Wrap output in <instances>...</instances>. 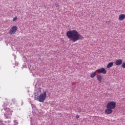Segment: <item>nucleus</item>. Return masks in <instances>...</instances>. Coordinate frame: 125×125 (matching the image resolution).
<instances>
[{
	"label": "nucleus",
	"instance_id": "f257e3e1",
	"mask_svg": "<svg viewBox=\"0 0 125 125\" xmlns=\"http://www.w3.org/2000/svg\"><path fill=\"white\" fill-rule=\"evenodd\" d=\"M66 36L72 42H76L77 41L83 39V37L76 30L67 31L66 32Z\"/></svg>",
	"mask_w": 125,
	"mask_h": 125
},
{
	"label": "nucleus",
	"instance_id": "f03ea898",
	"mask_svg": "<svg viewBox=\"0 0 125 125\" xmlns=\"http://www.w3.org/2000/svg\"><path fill=\"white\" fill-rule=\"evenodd\" d=\"M34 99L35 100H38L39 102H44V100L46 99V92L44 91L40 94L38 98H37L35 95Z\"/></svg>",
	"mask_w": 125,
	"mask_h": 125
},
{
	"label": "nucleus",
	"instance_id": "7ed1b4c3",
	"mask_svg": "<svg viewBox=\"0 0 125 125\" xmlns=\"http://www.w3.org/2000/svg\"><path fill=\"white\" fill-rule=\"evenodd\" d=\"M4 111H5V113H4V116L5 118H7L9 116H11L12 115V112H13L12 110H10V109L7 107L4 108Z\"/></svg>",
	"mask_w": 125,
	"mask_h": 125
},
{
	"label": "nucleus",
	"instance_id": "20e7f679",
	"mask_svg": "<svg viewBox=\"0 0 125 125\" xmlns=\"http://www.w3.org/2000/svg\"><path fill=\"white\" fill-rule=\"evenodd\" d=\"M106 108L111 109V110L115 109L116 108V102L113 101L109 102L106 105Z\"/></svg>",
	"mask_w": 125,
	"mask_h": 125
},
{
	"label": "nucleus",
	"instance_id": "39448f33",
	"mask_svg": "<svg viewBox=\"0 0 125 125\" xmlns=\"http://www.w3.org/2000/svg\"><path fill=\"white\" fill-rule=\"evenodd\" d=\"M17 31V26L16 25H14L11 27V29L9 30V35H14Z\"/></svg>",
	"mask_w": 125,
	"mask_h": 125
},
{
	"label": "nucleus",
	"instance_id": "423d86ee",
	"mask_svg": "<svg viewBox=\"0 0 125 125\" xmlns=\"http://www.w3.org/2000/svg\"><path fill=\"white\" fill-rule=\"evenodd\" d=\"M97 71L99 74H104V75H105V74L107 73V71L106 70V69H105L104 68H100L99 69H98Z\"/></svg>",
	"mask_w": 125,
	"mask_h": 125
},
{
	"label": "nucleus",
	"instance_id": "0eeeda50",
	"mask_svg": "<svg viewBox=\"0 0 125 125\" xmlns=\"http://www.w3.org/2000/svg\"><path fill=\"white\" fill-rule=\"evenodd\" d=\"M115 64L116 66H120L123 64V60L122 59H119L116 61Z\"/></svg>",
	"mask_w": 125,
	"mask_h": 125
},
{
	"label": "nucleus",
	"instance_id": "6e6552de",
	"mask_svg": "<svg viewBox=\"0 0 125 125\" xmlns=\"http://www.w3.org/2000/svg\"><path fill=\"white\" fill-rule=\"evenodd\" d=\"M104 113H105V114H107V115L112 114V113H113V110L109 108H107V109L105 110Z\"/></svg>",
	"mask_w": 125,
	"mask_h": 125
},
{
	"label": "nucleus",
	"instance_id": "1a4fd4ad",
	"mask_svg": "<svg viewBox=\"0 0 125 125\" xmlns=\"http://www.w3.org/2000/svg\"><path fill=\"white\" fill-rule=\"evenodd\" d=\"M125 14H121L119 15V20H120V21H124V20H125Z\"/></svg>",
	"mask_w": 125,
	"mask_h": 125
},
{
	"label": "nucleus",
	"instance_id": "9d476101",
	"mask_svg": "<svg viewBox=\"0 0 125 125\" xmlns=\"http://www.w3.org/2000/svg\"><path fill=\"white\" fill-rule=\"evenodd\" d=\"M97 79L99 81V83H101V81L102 80V76L100 75H97Z\"/></svg>",
	"mask_w": 125,
	"mask_h": 125
},
{
	"label": "nucleus",
	"instance_id": "9b49d317",
	"mask_svg": "<svg viewBox=\"0 0 125 125\" xmlns=\"http://www.w3.org/2000/svg\"><path fill=\"white\" fill-rule=\"evenodd\" d=\"M113 65H114V62H110L107 64V68H111V67H113Z\"/></svg>",
	"mask_w": 125,
	"mask_h": 125
},
{
	"label": "nucleus",
	"instance_id": "f8f14e48",
	"mask_svg": "<svg viewBox=\"0 0 125 125\" xmlns=\"http://www.w3.org/2000/svg\"><path fill=\"white\" fill-rule=\"evenodd\" d=\"M96 76V72H94L90 74V78H94Z\"/></svg>",
	"mask_w": 125,
	"mask_h": 125
},
{
	"label": "nucleus",
	"instance_id": "ddd939ff",
	"mask_svg": "<svg viewBox=\"0 0 125 125\" xmlns=\"http://www.w3.org/2000/svg\"><path fill=\"white\" fill-rule=\"evenodd\" d=\"M83 108H79L78 109V112L81 113V112H84L83 110H82Z\"/></svg>",
	"mask_w": 125,
	"mask_h": 125
},
{
	"label": "nucleus",
	"instance_id": "4468645a",
	"mask_svg": "<svg viewBox=\"0 0 125 125\" xmlns=\"http://www.w3.org/2000/svg\"><path fill=\"white\" fill-rule=\"evenodd\" d=\"M14 124H13V125H18V122L16 121H14Z\"/></svg>",
	"mask_w": 125,
	"mask_h": 125
},
{
	"label": "nucleus",
	"instance_id": "2eb2a0df",
	"mask_svg": "<svg viewBox=\"0 0 125 125\" xmlns=\"http://www.w3.org/2000/svg\"><path fill=\"white\" fill-rule=\"evenodd\" d=\"M122 67H123V68H124V69H125V62H124L122 63Z\"/></svg>",
	"mask_w": 125,
	"mask_h": 125
},
{
	"label": "nucleus",
	"instance_id": "dca6fc26",
	"mask_svg": "<svg viewBox=\"0 0 125 125\" xmlns=\"http://www.w3.org/2000/svg\"><path fill=\"white\" fill-rule=\"evenodd\" d=\"M17 20V17H15L13 19V21H16Z\"/></svg>",
	"mask_w": 125,
	"mask_h": 125
},
{
	"label": "nucleus",
	"instance_id": "f3484780",
	"mask_svg": "<svg viewBox=\"0 0 125 125\" xmlns=\"http://www.w3.org/2000/svg\"><path fill=\"white\" fill-rule=\"evenodd\" d=\"M12 101L14 102V103H15V102H16V100H15V99H13Z\"/></svg>",
	"mask_w": 125,
	"mask_h": 125
},
{
	"label": "nucleus",
	"instance_id": "a211bd4d",
	"mask_svg": "<svg viewBox=\"0 0 125 125\" xmlns=\"http://www.w3.org/2000/svg\"><path fill=\"white\" fill-rule=\"evenodd\" d=\"M80 118V116L79 115H77L76 117V119H79Z\"/></svg>",
	"mask_w": 125,
	"mask_h": 125
},
{
	"label": "nucleus",
	"instance_id": "6ab92c4d",
	"mask_svg": "<svg viewBox=\"0 0 125 125\" xmlns=\"http://www.w3.org/2000/svg\"><path fill=\"white\" fill-rule=\"evenodd\" d=\"M106 24H110V21H106Z\"/></svg>",
	"mask_w": 125,
	"mask_h": 125
},
{
	"label": "nucleus",
	"instance_id": "aec40b11",
	"mask_svg": "<svg viewBox=\"0 0 125 125\" xmlns=\"http://www.w3.org/2000/svg\"><path fill=\"white\" fill-rule=\"evenodd\" d=\"M30 122H31V125H32V120L30 119Z\"/></svg>",
	"mask_w": 125,
	"mask_h": 125
},
{
	"label": "nucleus",
	"instance_id": "412c9836",
	"mask_svg": "<svg viewBox=\"0 0 125 125\" xmlns=\"http://www.w3.org/2000/svg\"><path fill=\"white\" fill-rule=\"evenodd\" d=\"M14 57H15V58H16V56H14Z\"/></svg>",
	"mask_w": 125,
	"mask_h": 125
},
{
	"label": "nucleus",
	"instance_id": "4be33fe9",
	"mask_svg": "<svg viewBox=\"0 0 125 125\" xmlns=\"http://www.w3.org/2000/svg\"><path fill=\"white\" fill-rule=\"evenodd\" d=\"M57 6H58V4H57Z\"/></svg>",
	"mask_w": 125,
	"mask_h": 125
}]
</instances>
